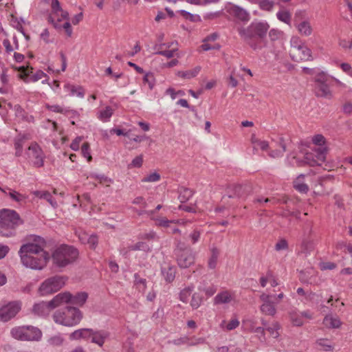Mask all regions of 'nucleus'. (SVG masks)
<instances>
[{"label": "nucleus", "instance_id": "nucleus-1", "mask_svg": "<svg viewBox=\"0 0 352 352\" xmlns=\"http://www.w3.org/2000/svg\"><path fill=\"white\" fill-rule=\"evenodd\" d=\"M19 254L23 265L32 270H43L50 258L49 253L44 250V241L40 237L35 239V243L21 245Z\"/></svg>", "mask_w": 352, "mask_h": 352}, {"label": "nucleus", "instance_id": "nucleus-2", "mask_svg": "<svg viewBox=\"0 0 352 352\" xmlns=\"http://www.w3.org/2000/svg\"><path fill=\"white\" fill-rule=\"evenodd\" d=\"M326 147H315L311 151L302 150L297 156H294L293 160L298 166L307 164L311 166H320L326 160Z\"/></svg>", "mask_w": 352, "mask_h": 352}, {"label": "nucleus", "instance_id": "nucleus-3", "mask_svg": "<svg viewBox=\"0 0 352 352\" xmlns=\"http://www.w3.org/2000/svg\"><path fill=\"white\" fill-rule=\"evenodd\" d=\"M22 223L19 214L14 210H0V234L9 237L14 234L15 228Z\"/></svg>", "mask_w": 352, "mask_h": 352}, {"label": "nucleus", "instance_id": "nucleus-4", "mask_svg": "<svg viewBox=\"0 0 352 352\" xmlns=\"http://www.w3.org/2000/svg\"><path fill=\"white\" fill-rule=\"evenodd\" d=\"M78 257V251L73 246L62 245L56 248L52 254L53 263L58 267H64Z\"/></svg>", "mask_w": 352, "mask_h": 352}, {"label": "nucleus", "instance_id": "nucleus-5", "mask_svg": "<svg viewBox=\"0 0 352 352\" xmlns=\"http://www.w3.org/2000/svg\"><path fill=\"white\" fill-rule=\"evenodd\" d=\"M342 85V83L337 78L324 73L318 74L314 78V91L318 97L330 99L333 96L331 87L333 83Z\"/></svg>", "mask_w": 352, "mask_h": 352}, {"label": "nucleus", "instance_id": "nucleus-6", "mask_svg": "<svg viewBox=\"0 0 352 352\" xmlns=\"http://www.w3.org/2000/svg\"><path fill=\"white\" fill-rule=\"evenodd\" d=\"M82 318V312L74 307H66L58 309L53 314V319L56 323L66 327H72L78 324Z\"/></svg>", "mask_w": 352, "mask_h": 352}, {"label": "nucleus", "instance_id": "nucleus-7", "mask_svg": "<svg viewBox=\"0 0 352 352\" xmlns=\"http://www.w3.org/2000/svg\"><path fill=\"white\" fill-rule=\"evenodd\" d=\"M11 337L19 341L38 342L42 338V331L32 325L16 326L10 330Z\"/></svg>", "mask_w": 352, "mask_h": 352}, {"label": "nucleus", "instance_id": "nucleus-8", "mask_svg": "<svg viewBox=\"0 0 352 352\" xmlns=\"http://www.w3.org/2000/svg\"><path fill=\"white\" fill-rule=\"evenodd\" d=\"M289 54L294 61H305L310 60L311 52L309 48L298 37H292Z\"/></svg>", "mask_w": 352, "mask_h": 352}, {"label": "nucleus", "instance_id": "nucleus-9", "mask_svg": "<svg viewBox=\"0 0 352 352\" xmlns=\"http://www.w3.org/2000/svg\"><path fill=\"white\" fill-rule=\"evenodd\" d=\"M67 278L62 276H54L45 280L40 285L38 292L44 296L59 291L66 283Z\"/></svg>", "mask_w": 352, "mask_h": 352}, {"label": "nucleus", "instance_id": "nucleus-10", "mask_svg": "<svg viewBox=\"0 0 352 352\" xmlns=\"http://www.w3.org/2000/svg\"><path fill=\"white\" fill-rule=\"evenodd\" d=\"M285 295L280 292L277 296L270 294L263 293L260 296V299L262 301L261 305V311L268 316H274L276 313L275 305L280 302L284 298Z\"/></svg>", "mask_w": 352, "mask_h": 352}, {"label": "nucleus", "instance_id": "nucleus-11", "mask_svg": "<svg viewBox=\"0 0 352 352\" xmlns=\"http://www.w3.org/2000/svg\"><path fill=\"white\" fill-rule=\"evenodd\" d=\"M305 13L298 11L295 14L294 26L298 34L302 36H309L312 34L314 29L309 19H304Z\"/></svg>", "mask_w": 352, "mask_h": 352}, {"label": "nucleus", "instance_id": "nucleus-12", "mask_svg": "<svg viewBox=\"0 0 352 352\" xmlns=\"http://www.w3.org/2000/svg\"><path fill=\"white\" fill-rule=\"evenodd\" d=\"M195 254L189 248L182 249L177 245V261L179 266L182 268L189 267L195 263Z\"/></svg>", "mask_w": 352, "mask_h": 352}, {"label": "nucleus", "instance_id": "nucleus-13", "mask_svg": "<svg viewBox=\"0 0 352 352\" xmlns=\"http://www.w3.org/2000/svg\"><path fill=\"white\" fill-rule=\"evenodd\" d=\"M270 26L267 23H257L252 24L248 28H241L239 30V34H245L249 38L252 36L263 38L267 32Z\"/></svg>", "mask_w": 352, "mask_h": 352}, {"label": "nucleus", "instance_id": "nucleus-14", "mask_svg": "<svg viewBox=\"0 0 352 352\" xmlns=\"http://www.w3.org/2000/svg\"><path fill=\"white\" fill-rule=\"evenodd\" d=\"M26 154L35 166L41 167L43 165L45 155L37 143H32L29 146Z\"/></svg>", "mask_w": 352, "mask_h": 352}, {"label": "nucleus", "instance_id": "nucleus-15", "mask_svg": "<svg viewBox=\"0 0 352 352\" xmlns=\"http://www.w3.org/2000/svg\"><path fill=\"white\" fill-rule=\"evenodd\" d=\"M21 310V304L11 302L0 308V320L6 322L13 318Z\"/></svg>", "mask_w": 352, "mask_h": 352}, {"label": "nucleus", "instance_id": "nucleus-16", "mask_svg": "<svg viewBox=\"0 0 352 352\" xmlns=\"http://www.w3.org/2000/svg\"><path fill=\"white\" fill-rule=\"evenodd\" d=\"M252 186L249 184H233L230 186L228 193L230 197L245 198L252 192Z\"/></svg>", "mask_w": 352, "mask_h": 352}, {"label": "nucleus", "instance_id": "nucleus-17", "mask_svg": "<svg viewBox=\"0 0 352 352\" xmlns=\"http://www.w3.org/2000/svg\"><path fill=\"white\" fill-rule=\"evenodd\" d=\"M289 318L293 326L301 327L305 321L312 319V314L309 311H298L292 310L288 313Z\"/></svg>", "mask_w": 352, "mask_h": 352}, {"label": "nucleus", "instance_id": "nucleus-18", "mask_svg": "<svg viewBox=\"0 0 352 352\" xmlns=\"http://www.w3.org/2000/svg\"><path fill=\"white\" fill-rule=\"evenodd\" d=\"M72 300V294L67 292H61L48 301L52 310L65 304L69 303Z\"/></svg>", "mask_w": 352, "mask_h": 352}, {"label": "nucleus", "instance_id": "nucleus-19", "mask_svg": "<svg viewBox=\"0 0 352 352\" xmlns=\"http://www.w3.org/2000/svg\"><path fill=\"white\" fill-rule=\"evenodd\" d=\"M72 300V294L67 292H61L48 301L52 310L65 304L69 303Z\"/></svg>", "mask_w": 352, "mask_h": 352}, {"label": "nucleus", "instance_id": "nucleus-20", "mask_svg": "<svg viewBox=\"0 0 352 352\" xmlns=\"http://www.w3.org/2000/svg\"><path fill=\"white\" fill-rule=\"evenodd\" d=\"M315 245L314 239L311 234H309L307 236L303 237L300 245L298 254H307L314 250Z\"/></svg>", "mask_w": 352, "mask_h": 352}, {"label": "nucleus", "instance_id": "nucleus-21", "mask_svg": "<svg viewBox=\"0 0 352 352\" xmlns=\"http://www.w3.org/2000/svg\"><path fill=\"white\" fill-rule=\"evenodd\" d=\"M52 311L49 302L41 301L36 303L32 308V312L39 316L48 315Z\"/></svg>", "mask_w": 352, "mask_h": 352}, {"label": "nucleus", "instance_id": "nucleus-22", "mask_svg": "<svg viewBox=\"0 0 352 352\" xmlns=\"http://www.w3.org/2000/svg\"><path fill=\"white\" fill-rule=\"evenodd\" d=\"M228 12L242 21H248L250 19L248 13L245 10L236 6H230Z\"/></svg>", "mask_w": 352, "mask_h": 352}, {"label": "nucleus", "instance_id": "nucleus-23", "mask_svg": "<svg viewBox=\"0 0 352 352\" xmlns=\"http://www.w3.org/2000/svg\"><path fill=\"white\" fill-rule=\"evenodd\" d=\"M234 298V292L228 290H225L218 294L214 297V300L215 304H225L230 302Z\"/></svg>", "mask_w": 352, "mask_h": 352}, {"label": "nucleus", "instance_id": "nucleus-24", "mask_svg": "<svg viewBox=\"0 0 352 352\" xmlns=\"http://www.w3.org/2000/svg\"><path fill=\"white\" fill-rule=\"evenodd\" d=\"M259 282L263 287H265L267 283H270L272 287H276L278 285V279L272 271H268L265 276H262Z\"/></svg>", "mask_w": 352, "mask_h": 352}, {"label": "nucleus", "instance_id": "nucleus-25", "mask_svg": "<svg viewBox=\"0 0 352 352\" xmlns=\"http://www.w3.org/2000/svg\"><path fill=\"white\" fill-rule=\"evenodd\" d=\"M220 250L217 246L210 248V256L208 260V266L210 269H214L217 267Z\"/></svg>", "mask_w": 352, "mask_h": 352}, {"label": "nucleus", "instance_id": "nucleus-26", "mask_svg": "<svg viewBox=\"0 0 352 352\" xmlns=\"http://www.w3.org/2000/svg\"><path fill=\"white\" fill-rule=\"evenodd\" d=\"M109 333L104 330L93 331L91 334V341L94 343L102 346L105 342V340L109 337Z\"/></svg>", "mask_w": 352, "mask_h": 352}, {"label": "nucleus", "instance_id": "nucleus-27", "mask_svg": "<svg viewBox=\"0 0 352 352\" xmlns=\"http://www.w3.org/2000/svg\"><path fill=\"white\" fill-rule=\"evenodd\" d=\"M323 324L329 329H337L340 327L342 322L338 316L327 315L323 320Z\"/></svg>", "mask_w": 352, "mask_h": 352}, {"label": "nucleus", "instance_id": "nucleus-28", "mask_svg": "<svg viewBox=\"0 0 352 352\" xmlns=\"http://www.w3.org/2000/svg\"><path fill=\"white\" fill-rule=\"evenodd\" d=\"M148 245L142 241L138 242L133 245H129L127 248H124L121 250L120 252L124 256H126L127 254L131 251H136V250H148Z\"/></svg>", "mask_w": 352, "mask_h": 352}, {"label": "nucleus", "instance_id": "nucleus-29", "mask_svg": "<svg viewBox=\"0 0 352 352\" xmlns=\"http://www.w3.org/2000/svg\"><path fill=\"white\" fill-rule=\"evenodd\" d=\"M201 67L196 66L193 69L187 71H179L177 72V76L183 79H191L196 77L200 72Z\"/></svg>", "mask_w": 352, "mask_h": 352}, {"label": "nucleus", "instance_id": "nucleus-30", "mask_svg": "<svg viewBox=\"0 0 352 352\" xmlns=\"http://www.w3.org/2000/svg\"><path fill=\"white\" fill-rule=\"evenodd\" d=\"M244 41L254 50L261 49V38L258 36H252L249 38L245 34H239Z\"/></svg>", "mask_w": 352, "mask_h": 352}, {"label": "nucleus", "instance_id": "nucleus-31", "mask_svg": "<svg viewBox=\"0 0 352 352\" xmlns=\"http://www.w3.org/2000/svg\"><path fill=\"white\" fill-rule=\"evenodd\" d=\"M204 340L201 338L195 339L193 338L188 337H182L178 339H175L172 341V343L175 345H181V344H188V345H194L199 343L203 342Z\"/></svg>", "mask_w": 352, "mask_h": 352}, {"label": "nucleus", "instance_id": "nucleus-32", "mask_svg": "<svg viewBox=\"0 0 352 352\" xmlns=\"http://www.w3.org/2000/svg\"><path fill=\"white\" fill-rule=\"evenodd\" d=\"M305 175H300L294 181V188L300 192L307 193L309 190L308 186L305 183Z\"/></svg>", "mask_w": 352, "mask_h": 352}, {"label": "nucleus", "instance_id": "nucleus-33", "mask_svg": "<svg viewBox=\"0 0 352 352\" xmlns=\"http://www.w3.org/2000/svg\"><path fill=\"white\" fill-rule=\"evenodd\" d=\"M0 190L5 195H8L12 200L18 203L23 201L26 198L25 195L9 188H2L0 187Z\"/></svg>", "mask_w": 352, "mask_h": 352}, {"label": "nucleus", "instance_id": "nucleus-34", "mask_svg": "<svg viewBox=\"0 0 352 352\" xmlns=\"http://www.w3.org/2000/svg\"><path fill=\"white\" fill-rule=\"evenodd\" d=\"M79 239L82 243H87L92 249L96 247L98 242V239L96 235H88L87 233H82L79 236Z\"/></svg>", "mask_w": 352, "mask_h": 352}, {"label": "nucleus", "instance_id": "nucleus-35", "mask_svg": "<svg viewBox=\"0 0 352 352\" xmlns=\"http://www.w3.org/2000/svg\"><path fill=\"white\" fill-rule=\"evenodd\" d=\"M162 272L166 280L170 283L175 279L176 268L175 266L167 265L162 267Z\"/></svg>", "mask_w": 352, "mask_h": 352}, {"label": "nucleus", "instance_id": "nucleus-36", "mask_svg": "<svg viewBox=\"0 0 352 352\" xmlns=\"http://www.w3.org/2000/svg\"><path fill=\"white\" fill-rule=\"evenodd\" d=\"M52 13H54V15L56 16H58L59 13H60L61 17L63 19H67L69 15L68 12L61 8L58 0H52Z\"/></svg>", "mask_w": 352, "mask_h": 352}, {"label": "nucleus", "instance_id": "nucleus-37", "mask_svg": "<svg viewBox=\"0 0 352 352\" xmlns=\"http://www.w3.org/2000/svg\"><path fill=\"white\" fill-rule=\"evenodd\" d=\"M65 89L69 91L71 96H75L83 98L85 96V89L81 86H76L71 84L65 85Z\"/></svg>", "mask_w": 352, "mask_h": 352}, {"label": "nucleus", "instance_id": "nucleus-38", "mask_svg": "<svg viewBox=\"0 0 352 352\" xmlns=\"http://www.w3.org/2000/svg\"><path fill=\"white\" fill-rule=\"evenodd\" d=\"M93 330L91 329H82L73 332L71 337L73 339L91 338Z\"/></svg>", "mask_w": 352, "mask_h": 352}, {"label": "nucleus", "instance_id": "nucleus-39", "mask_svg": "<svg viewBox=\"0 0 352 352\" xmlns=\"http://www.w3.org/2000/svg\"><path fill=\"white\" fill-rule=\"evenodd\" d=\"M88 295L85 292L78 293L75 296L72 295V300L69 302L78 305L82 306L87 299Z\"/></svg>", "mask_w": 352, "mask_h": 352}, {"label": "nucleus", "instance_id": "nucleus-40", "mask_svg": "<svg viewBox=\"0 0 352 352\" xmlns=\"http://www.w3.org/2000/svg\"><path fill=\"white\" fill-rule=\"evenodd\" d=\"M254 324L255 322L253 320L248 319L243 322V325L246 330L255 333H264L265 329L261 327H255Z\"/></svg>", "mask_w": 352, "mask_h": 352}, {"label": "nucleus", "instance_id": "nucleus-41", "mask_svg": "<svg viewBox=\"0 0 352 352\" xmlns=\"http://www.w3.org/2000/svg\"><path fill=\"white\" fill-rule=\"evenodd\" d=\"M239 325V321L236 318H232L228 322H226V321L223 320L220 324V327L221 329L226 330V331H231L236 327H238Z\"/></svg>", "mask_w": 352, "mask_h": 352}, {"label": "nucleus", "instance_id": "nucleus-42", "mask_svg": "<svg viewBox=\"0 0 352 352\" xmlns=\"http://www.w3.org/2000/svg\"><path fill=\"white\" fill-rule=\"evenodd\" d=\"M316 343L321 349L326 351H331L333 349V345L328 339L320 338L317 340Z\"/></svg>", "mask_w": 352, "mask_h": 352}, {"label": "nucleus", "instance_id": "nucleus-43", "mask_svg": "<svg viewBox=\"0 0 352 352\" xmlns=\"http://www.w3.org/2000/svg\"><path fill=\"white\" fill-rule=\"evenodd\" d=\"M33 195L41 199H46L48 202L50 203L51 205L54 206L53 203L52 197L51 194L47 190H35L33 192Z\"/></svg>", "mask_w": 352, "mask_h": 352}, {"label": "nucleus", "instance_id": "nucleus-44", "mask_svg": "<svg viewBox=\"0 0 352 352\" xmlns=\"http://www.w3.org/2000/svg\"><path fill=\"white\" fill-rule=\"evenodd\" d=\"M277 18L282 22L288 25L291 23L292 15L287 10H280L276 14Z\"/></svg>", "mask_w": 352, "mask_h": 352}, {"label": "nucleus", "instance_id": "nucleus-45", "mask_svg": "<svg viewBox=\"0 0 352 352\" xmlns=\"http://www.w3.org/2000/svg\"><path fill=\"white\" fill-rule=\"evenodd\" d=\"M256 3L261 10L265 11H271L274 6V2L272 0H256Z\"/></svg>", "mask_w": 352, "mask_h": 352}, {"label": "nucleus", "instance_id": "nucleus-46", "mask_svg": "<svg viewBox=\"0 0 352 352\" xmlns=\"http://www.w3.org/2000/svg\"><path fill=\"white\" fill-rule=\"evenodd\" d=\"M252 142L254 145V148L255 149H261L263 151H265L268 148L269 144L268 142L264 140H261L254 137L252 138Z\"/></svg>", "mask_w": 352, "mask_h": 352}, {"label": "nucleus", "instance_id": "nucleus-47", "mask_svg": "<svg viewBox=\"0 0 352 352\" xmlns=\"http://www.w3.org/2000/svg\"><path fill=\"white\" fill-rule=\"evenodd\" d=\"M280 329V325L278 322H274L270 326L266 328V331L271 335L274 338H277L279 336L278 330Z\"/></svg>", "mask_w": 352, "mask_h": 352}, {"label": "nucleus", "instance_id": "nucleus-48", "mask_svg": "<svg viewBox=\"0 0 352 352\" xmlns=\"http://www.w3.org/2000/svg\"><path fill=\"white\" fill-rule=\"evenodd\" d=\"M202 296L198 293H195L193 294L190 302V306L192 307V309H196L198 307H199L202 302Z\"/></svg>", "mask_w": 352, "mask_h": 352}, {"label": "nucleus", "instance_id": "nucleus-49", "mask_svg": "<svg viewBox=\"0 0 352 352\" xmlns=\"http://www.w3.org/2000/svg\"><path fill=\"white\" fill-rule=\"evenodd\" d=\"M177 48H173L171 50H161L157 52L158 54H161L167 58H170L175 56L179 57Z\"/></svg>", "mask_w": 352, "mask_h": 352}, {"label": "nucleus", "instance_id": "nucleus-50", "mask_svg": "<svg viewBox=\"0 0 352 352\" xmlns=\"http://www.w3.org/2000/svg\"><path fill=\"white\" fill-rule=\"evenodd\" d=\"M143 82L148 84L150 89H153L155 85V79L153 73H146L143 78Z\"/></svg>", "mask_w": 352, "mask_h": 352}, {"label": "nucleus", "instance_id": "nucleus-51", "mask_svg": "<svg viewBox=\"0 0 352 352\" xmlns=\"http://www.w3.org/2000/svg\"><path fill=\"white\" fill-rule=\"evenodd\" d=\"M48 344L52 346H60L64 342V339L60 336H55L47 340Z\"/></svg>", "mask_w": 352, "mask_h": 352}, {"label": "nucleus", "instance_id": "nucleus-52", "mask_svg": "<svg viewBox=\"0 0 352 352\" xmlns=\"http://www.w3.org/2000/svg\"><path fill=\"white\" fill-rule=\"evenodd\" d=\"M82 155L87 159L89 162L92 160V157L90 154V145L88 142H84L81 146Z\"/></svg>", "mask_w": 352, "mask_h": 352}, {"label": "nucleus", "instance_id": "nucleus-53", "mask_svg": "<svg viewBox=\"0 0 352 352\" xmlns=\"http://www.w3.org/2000/svg\"><path fill=\"white\" fill-rule=\"evenodd\" d=\"M192 291V288L190 287H188L182 289L180 292V300L184 302H187L188 301L189 296H190Z\"/></svg>", "mask_w": 352, "mask_h": 352}, {"label": "nucleus", "instance_id": "nucleus-54", "mask_svg": "<svg viewBox=\"0 0 352 352\" xmlns=\"http://www.w3.org/2000/svg\"><path fill=\"white\" fill-rule=\"evenodd\" d=\"M155 223L158 226L170 228L173 221L168 220L166 217H157L154 219Z\"/></svg>", "mask_w": 352, "mask_h": 352}, {"label": "nucleus", "instance_id": "nucleus-55", "mask_svg": "<svg viewBox=\"0 0 352 352\" xmlns=\"http://www.w3.org/2000/svg\"><path fill=\"white\" fill-rule=\"evenodd\" d=\"M91 177L94 178L95 179H97L100 184L104 185L106 186H109L111 185V184L112 183V181L111 179H109L107 177L104 176V175L98 176V175H91Z\"/></svg>", "mask_w": 352, "mask_h": 352}, {"label": "nucleus", "instance_id": "nucleus-56", "mask_svg": "<svg viewBox=\"0 0 352 352\" xmlns=\"http://www.w3.org/2000/svg\"><path fill=\"white\" fill-rule=\"evenodd\" d=\"M161 178V176L159 173L155 172L152 173L146 177H144L142 179V182H158Z\"/></svg>", "mask_w": 352, "mask_h": 352}, {"label": "nucleus", "instance_id": "nucleus-57", "mask_svg": "<svg viewBox=\"0 0 352 352\" xmlns=\"http://www.w3.org/2000/svg\"><path fill=\"white\" fill-rule=\"evenodd\" d=\"M113 114V109L110 107H107L105 109L100 112L99 118L103 121H107Z\"/></svg>", "mask_w": 352, "mask_h": 352}, {"label": "nucleus", "instance_id": "nucleus-58", "mask_svg": "<svg viewBox=\"0 0 352 352\" xmlns=\"http://www.w3.org/2000/svg\"><path fill=\"white\" fill-rule=\"evenodd\" d=\"M283 35V32L278 29H272L269 32V36L272 41L278 40L281 38Z\"/></svg>", "mask_w": 352, "mask_h": 352}, {"label": "nucleus", "instance_id": "nucleus-59", "mask_svg": "<svg viewBox=\"0 0 352 352\" xmlns=\"http://www.w3.org/2000/svg\"><path fill=\"white\" fill-rule=\"evenodd\" d=\"M312 142L317 147H324V144L325 142V138L322 135L318 134L312 138Z\"/></svg>", "mask_w": 352, "mask_h": 352}, {"label": "nucleus", "instance_id": "nucleus-60", "mask_svg": "<svg viewBox=\"0 0 352 352\" xmlns=\"http://www.w3.org/2000/svg\"><path fill=\"white\" fill-rule=\"evenodd\" d=\"M200 46V48L203 51H208L210 50H219L221 47V45L219 43H214L213 45L210 44L209 42L204 43Z\"/></svg>", "mask_w": 352, "mask_h": 352}, {"label": "nucleus", "instance_id": "nucleus-61", "mask_svg": "<svg viewBox=\"0 0 352 352\" xmlns=\"http://www.w3.org/2000/svg\"><path fill=\"white\" fill-rule=\"evenodd\" d=\"M201 234V232L200 230L195 229L189 234V238L192 244H195L198 242L200 239Z\"/></svg>", "mask_w": 352, "mask_h": 352}, {"label": "nucleus", "instance_id": "nucleus-62", "mask_svg": "<svg viewBox=\"0 0 352 352\" xmlns=\"http://www.w3.org/2000/svg\"><path fill=\"white\" fill-rule=\"evenodd\" d=\"M23 145V138H18L15 140L14 147L16 150V155L20 156L22 153V148Z\"/></svg>", "mask_w": 352, "mask_h": 352}, {"label": "nucleus", "instance_id": "nucleus-63", "mask_svg": "<svg viewBox=\"0 0 352 352\" xmlns=\"http://www.w3.org/2000/svg\"><path fill=\"white\" fill-rule=\"evenodd\" d=\"M179 13L184 18H185L186 19H188L190 21H196L200 20L199 16H195L187 11L181 10L179 11Z\"/></svg>", "mask_w": 352, "mask_h": 352}, {"label": "nucleus", "instance_id": "nucleus-64", "mask_svg": "<svg viewBox=\"0 0 352 352\" xmlns=\"http://www.w3.org/2000/svg\"><path fill=\"white\" fill-rule=\"evenodd\" d=\"M288 248V243L285 239H280L278 241L275 245V250L276 251L285 250Z\"/></svg>", "mask_w": 352, "mask_h": 352}]
</instances>
